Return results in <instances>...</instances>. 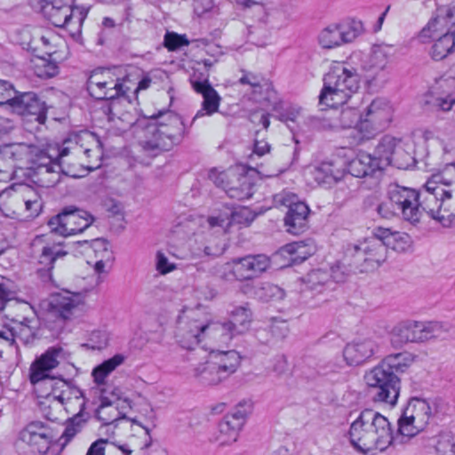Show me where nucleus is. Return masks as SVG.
Segmentation results:
<instances>
[{"label": "nucleus", "mask_w": 455, "mask_h": 455, "mask_svg": "<svg viewBox=\"0 0 455 455\" xmlns=\"http://www.w3.org/2000/svg\"><path fill=\"white\" fill-rule=\"evenodd\" d=\"M118 118L125 120L127 126L133 129L140 138L142 152L150 157H156L180 144L186 133L181 117L172 112L135 120L129 113H125Z\"/></svg>", "instance_id": "f257e3e1"}, {"label": "nucleus", "mask_w": 455, "mask_h": 455, "mask_svg": "<svg viewBox=\"0 0 455 455\" xmlns=\"http://www.w3.org/2000/svg\"><path fill=\"white\" fill-rule=\"evenodd\" d=\"M438 189L435 174H433L419 191L392 184L387 192L404 220L411 224L418 223L422 213L426 212L430 218L444 225L447 217L443 212V205H441V194L437 192Z\"/></svg>", "instance_id": "f03ea898"}, {"label": "nucleus", "mask_w": 455, "mask_h": 455, "mask_svg": "<svg viewBox=\"0 0 455 455\" xmlns=\"http://www.w3.org/2000/svg\"><path fill=\"white\" fill-rule=\"evenodd\" d=\"M348 435L352 446L362 453L384 451L393 443L401 440L397 434L394 435L387 418L371 409L360 412L350 425Z\"/></svg>", "instance_id": "7ed1b4c3"}, {"label": "nucleus", "mask_w": 455, "mask_h": 455, "mask_svg": "<svg viewBox=\"0 0 455 455\" xmlns=\"http://www.w3.org/2000/svg\"><path fill=\"white\" fill-rule=\"evenodd\" d=\"M411 359L405 353L386 356L378 365L366 371L364 380L375 403L395 405L400 393L399 374L409 367Z\"/></svg>", "instance_id": "20e7f679"}, {"label": "nucleus", "mask_w": 455, "mask_h": 455, "mask_svg": "<svg viewBox=\"0 0 455 455\" xmlns=\"http://www.w3.org/2000/svg\"><path fill=\"white\" fill-rule=\"evenodd\" d=\"M360 76L347 63L336 62L323 77V87L319 95L320 105L337 108L345 104L359 89Z\"/></svg>", "instance_id": "39448f33"}, {"label": "nucleus", "mask_w": 455, "mask_h": 455, "mask_svg": "<svg viewBox=\"0 0 455 455\" xmlns=\"http://www.w3.org/2000/svg\"><path fill=\"white\" fill-rule=\"evenodd\" d=\"M240 356L235 350L211 352L194 368V376L204 385H218L236 371Z\"/></svg>", "instance_id": "423d86ee"}, {"label": "nucleus", "mask_w": 455, "mask_h": 455, "mask_svg": "<svg viewBox=\"0 0 455 455\" xmlns=\"http://www.w3.org/2000/svg\"><path fill=\"white\" fill-rule=\"evenodd\" d=\"M437 413L435 402L418 397L411 398L398 420L397 438L400 443L423 431Z\"/></svg>", "instance_id": "0eeeda50"}, {"label": "nucleus", "mask_w": 455, "mask_h": 455, "mask_svg": "<svg viewBox=\"0 0 455 455\" xmlns=\"http://www.w3.org/2000/svg\"><path fill=\"white\" fill-rule=\"evenodd\" d=\"M70 0H47L42 13L55 27L67 29L72 37L79 36L88 10L74 6Z\"/></svg>", "instance_id": "6e6552de"}, {"label": "nucleus", "mask_w": 455, "mask_h": 455, "mask_svg": "<svg viewBox=\"0 0 455 455\" xmlns=\"http://www.w3.org/2000/svg\"><path fill=\"white\" fill-rule=\"evenodd\" d=\"M345 257L350 259L351 265L362 267V270H372L379 267L387 258L386 243L375 234L356 243L347 244Z\"/></svg>", "instance_id": "1a4fd4ad"}, {"label": "nucleus", "mask_w": 455, "mask_h": 455, "mask_svg": "<svg viewBox=\"0 0 455 455\" xmlns=\"http://www.w3.org/2000/svg\"><path fill=\"white\" fill-rule=\"evenodd\" d=\"M51 429L40 421H32L20 433L14 446L20 455H44L50 449Z\"/></svg>", "instance_id": "9d476101"}, {"label": "nucleus", "mask_w": 455, "mask_h": 455, "mask_svg": "<svg viewBox=\"0 0 455 455\" xmlns=\"http://www.w3.org/2000/svg\"><path fill=\"white\" fill-rule=\"evenodd\" d=\"M128 88L109 68H97L87 80V91L97 100H114L124 96Z\"/></svg>", "instance_id": "9b49d317"}, {"label": "nucleus", "mask_w": 455, "mask_h": 455, "mask_svg": "<svg viewBox=\"0 0 455 455\" xmlns=\"http://www.w3.org/2000/svg\"><path fill=\"white\" fill-rule=\"evenodd\" d=\"M269 266L270 260L264 254L235 258L223 265L220 276L227 281L251 280L265 272Z\"/></svg>", "instance_id": "f8f14e48"}, {"label": "nucleus", "mask_w": 455, "mask_h": 455, "mask_svg": "<svg viewBox=\"0 0 455 455\" xmlns=\"http://www.w3.org/2000/svg\"><path fill=\"white\" fill-rule=\"evenodd\" d=\"M392 121V108L383 99H376L367 107L359 124L362 140H370L387 129Z\"/></svg>", "instance_id": "ddd939ff"}, {"label": "nucleus", "mask_w": 455, "mask_h": 455, "mask_svg": "<svg viewBox=\"0 0 455 455\" xmlns=\"http://www.w3.org/2000/svg\"><path fill=\"white\" fill-rule=\"evenodd\" d=\"M93 221L94 218L86 211L76 208L64 209L49 220L48 226L52 232L68 236L84 232Z\"/></svg>", "instance_id": "4468645a"}, {"label": "nucleus", "mask_w": 455, "mask_h": 455, "mask_svg": "<svg viewBox=\"0 0 455 455\" xmlns=\"http://www.w3.org/2000/svg\"><path fill=\"white\" fill-rule=\"evenodd\" d=\"M209 178L222 188L230 198L237 200L249 199L254 193V183L247 174L236 172H220L216 174L211 171Z\"/></svg>", "instance_id": "2eb2a0df"}, {"label": "nucleus", "mask_w": 455, "mask_h": 455, "mask_svg": "<svg viewBox=\"0 0 455 455\" xmlns=\"http://www.w3.org/2000/svg\"><path fill=\"white\" fill-rule=\"evenodd\" d=\"M274 201L275 205H283L288 208L284 218L287 231L293 235L302 233L307 224L308 206L299 201L295 195L286 192L275 195Z\"/></svg>", "instance_id": "dca6fc26"}, {"label": "nucleus", "mask_w": 455, "mask_h": 455, "mask_svg": "<svg viewBox=\"0 0 455 455\" xmlns=\"http://www.w3.org/2000/svg\"><path fill=\"white\" fill-rule=\"evenodd\" d=\"M382 170L388 165L398 169H406L410 165L411 156L401 146V140L386 135L377 145L374 156Z\"/></svg>", "instance_id": "f3484780"}, {"label": "nucleus", "mask_w": 455, "mask_h": 455, "mask_svg": "<svg viewBox=\"0 0 455 455\" xmlns=\"http://www.w3.org/2000/svg\"><path fill=\"white\" fill-rule=\"evenodd\" d=\"M362 30L361 21L353 20L347 24H332L320 32L318 42L323 48L332 49L353 42Z\"/></svg>", "instance_id": "a211bd4d"}, {"label": "nucleus", "mask_w": 455, "mask_h": 455, "mask_svg": "<svg viewBox=\"0 0 455 455\" xmlns=\"http://www.w3.org/2000/svg\"><path fill=\"white\" fill-rule=\"evenodd\" d=\"M184 311L178 318V326L175 333L177 342L185 349H193L203 338V321L193 318ZM188 313L194 314L189 311Z\"/></svg>", "instance_id": "6ab92c4d"}, {"label": "nucleus", "mask_w": 455, "mask_h": 455, "mask_svg": "<svg viewBox=\"0 0 455 455\" xmlns=\"http://www.w3.org/2000/svg\"><path fill=\"white\" fill-rule=\"evenodd\" d=\"M10 108L20 116H36L40 124L46 119L45 102L34 92H17Z\"/></svg>", "instance_id": "aec40b11"}, {"label": "nucleus", "mask_w": 455, "mask_h": 455, "mask_svg": "<svg viewBox=\"0 0 455 455\" xmlns=\"http://www.w3.org/2000/svg\"><path fill=\"white\" fill-rule=\"evenodd\" d=\"M441 194V205H443V212L447 220L455 217V164L446 167L442 172L435 173Z\"/></svg>", "instance_id": "412c9836"}, {"label": "nucleus", "mask_w": 455, "mask_h": 455, "mask_svg": "<svg viewBox=\"0 0 455 455\" xmlns=\"http://www.w3.org/2000/svg\"><path fill=\"white\" fill-rule=\"evenodd\" d=\"M190 84L193 89L200 93L203 98L202 108L193 118V122L204 116H212L219 111L221 98L217 91L211 85L207 78L200 79L193 75L190 77Z\"/></svg>", "instance_id": "4be33fe9"}, {"label": "nucleus", "mask_w": 455, "mask_h": 455, "mask_svg": "<svg viewBox=\"0 0 455 455\" xmlns=\"http://www.w3.org/2000/svg\"><path fill=\"white\" fill-rule=\"evenodd\" d=\"M64 350L61 347H49L38 357L30 367V381L36 385L50 377L49 371L59 365L60 359L64 358Z\"/></svg>", "instance_id": "5701e85b"}, {"label": "nucleus", "mask_w": 455, "mask_h": 455, "mask_svg": "<svg viewBox=\"0 0 455 455\" xmlns=\"http://www.w3.org/2000/svg\"><path fill=\"white\" fill-rule=\"evenodd\" d=\"M121 398L119 388L114 387L111 391L102 389L100 394V405L96 411V418L102 422L101 427H109L116 421L124 419L125 416L119 411L118 406H113Z\"/></svg>", "instance_id": "b1692460"}, {"label": "nucleus", "mask_w": 455, "mask_h": 455, "mask_svg": "<svg viewBox=\"0 0 455 455\" xmlns=\"http://www.w3.org/2000/svg\"><path fill=\"white\" fill-rule=\"evenodd\" d=\"M388 52L382 46H374L363 68L367 72L366 78L374 84H384L388 76L386 68L388 63Z\"/></svg>", "instance_id": "393cba45"}, {"label": "nucleus", "mask_w": 455, "mask_h": 455, "mask_svg": "<svg viewBox=\"0 0 455 455\" xmlns=\"http://www.w3.org/2000/svg\"><path fill=\"white\" fill-rule=\"evenodd\" d=\"M26 152L24 144H5L0 148V182L12 179L16 163L22 159Z\"/></svg>", "instance_id": "a878e982"}, {"label": "nucleus", "mask_w": 455, "mask_h": 455, "mask_svg": "<svg viewBox=\"0 0 455 455\" xmlns=\"http://www.w3.org/2000/svg\"><path fill=\"white\" fill-rule=\"evenodd\" d=\"M376 350L377 345L372 339H359L345 347L343 356L348 365H359L371 358Z\"/></svg>", "instance_id": "bb28decb"}, {"label": "nucleus", "mask_w": 455, "mask_h": 455, "mask_svg": "<svg viewBox=\"0 0 455 455\" xmlns=\"http://www.w3.org/2000/svg\"><path fill=\"white\" fill-rule=\"evenodd\" d=\"M344 162L339 158L324 160L313 171L314 179L319 184L336 183L344 177Z\"/></svg>", "instance_id": "cd10ccee"}, {"label": "nucleus", "mask_w": 455, "mask_h": 455, "mask_svg": "<svg viewBox=\"0 0 455 455\" xmlns=\"http://www.w3.org/2000/svg\"><path fill=\"white\" fill-rule=\"evenodd\" d=\"M455 24V5L443 6L420 31L419 38L422 43L434 36L433 33L449 25Z\"/></svg>", "instance_id": "c85d7f7f"}, {"label": "nucleus", "mask_w": 455, "mask_h": 455, "mask_svg": "<svg viewBox=\"0 0 455 455\" xmlns=\"http://www.w3.org/2000/svg\"><path fill=\"white\" fill-rule=\"evenodd\" d=\"M82 299L80 294L64 291L53 296L51 302L52 312L63 320L70 319L80 310Z\"/></svg>", "instance_id": "c756f323"}, {"label": "nucleus", "mask_w": 455, "mask_h": 455, "mask_svg": "<svg viewBox=\"0 0 455 455\" xmlns=\"http://www.w3.org/2000/svg\"><path fill=\"white\" fill-rule=\"evenodd\" d=\"M347 172L357 178L375 176L382 172V169L375 157L367 153H360L347 165Z\"/></svg>", "instance_id": "7c9ffc66"}, {"label": "nucleus", "mask_w": 455, "mask_h": 455, "mask_svg": "<svg viewBox=\"0 0 455 455\" xmlns=\"http://www.w3.org/2000/svg\"><path fill=\"white\" fill-rule=\"evenodd\" d=\"M60 164L51 158L42 162L31 174L33 182L43 188L53 187L60 180Z\"/></svg>", "instance_id": "2f4dec72"}, {"label": "nucleus", "mask_w": 455, "mask_h": 455, "mask_svg": "<svg viewBox=\"0 0 455 455\" xmlns=\"http://www.w3.org/2000/svg\"><path fill=\"white\" fill-rule=\"evenodd\" d=\"M375 234L384 240L387 249L390 248L397 252H405L412 246L411 237L407 233L377 228H375Z\"/></svg>", "instance_id": "473e14b6"}, {"label": "nucleus", "mask_w": 455, "mask_h": 455, "mask_svg": "<svg viewBox=\"0 0 455 455\" xmlns=\"http://www.w3.org/2000/svg\"><path fill=\"white\" fill-rule=\"evenodd\" d=\"M415 343L426 342L433 339H443L448 333V328L440 322L414 321Z\"/></svg>", "instance_id": "72a5a7b5"}, {"label": "nucleus", "mask_w": 455, "mask_h": 455, "mask_svg": "<svg viewBox=\"0 0 455 455\" xmlns=\"http://www.w3.org/2000/svg\"><path fill=\"white\" fill-rule=\"evenodd\" d=\"M236 335L233 333L228 322L207 321L203 322V338L212 339L220 343H228Z\"/></svg>", "instance_id": "f704fd0d"}, {"label": "nucleus", "mask_w": 455, "mask_h": 455, "mask_svg": "<svg viewBox=\"0 0 455 455\" xmlns=\"http://www.w3.org/2000/svg\"><path fill=\"white\" fill-rule=\"evenodd\" d=\"M252 321L251 310L246 306L235 307L229 314V320L227 321L236 336L246 333Z\"/></svg>", "instance_id": "c9c22d12"}, {"label": "nucleus", "mask_w": 455, "mask_h": 455, "mask_svg": "<svg viewBox=\"0 0 455 455\" xmlns=\"http://www.w3.org/2000/svg\"><path fill=\"white\" fill-rule=\"evenodd\" d=\"M41 382H43L47 387H51L52 396L61 403L70 400L72 395L78 398L79 395H82L81 391L77 387H73L69 382L63 379H55L50 376Z\"/></svg>", "instance_id": "e433bc0d"}, {"label": "nucleus", "mask_w": 455, "mask_h": 455, "mask_svg": "<svg viewBox=\"0 0 455 455\" xmlns=\"http://www.w3.org/2000/svg\"><path fill=\"white\" fill-rule=\"evenodd\" d=\"M455 52V30L447 32L435 39L430 49V56L435 60H443Z\"/></svg>", "instance_id": "4c0bfd02"}, {"label": "nucleus", "mask_w": 455, "mask_h": 455, "mask_svg": "<svg viewBox=\"0 0 455 455\" xmlns=\"http://www.w3.org/2000/svg\"><path fill=\"white\" fill-rule=\"evenodd\" d=\"M315 251V248L312 244L306 243L305 241L293 242L285 244L280 249L282 255H289L291 261L299 264L306 260Z\"/></svg>", "instance_id": "58836bf2"}, {"label": "nucleus", "mask_w": 455, "mask_h": 455, "mask_svg": "<svg viewBox=\"0 0 455 455\" xmlns=\"http://www.w3.org/2000/svg\"><path fill=\"white\" fill-rule=\"evenodd\" d=\"M15 325L12 326L15 339H20L27 344L32 341L36 336L38 319L34 315L32 317H22L21 320H13Z\"/></svg>", "instance_id": "ea45409f"}, {"label": "nucleus", "mask_w": 455, "mask_h": 455, "mask_svg": "<svg viewBox=\"0 0 455 455\" xmlns=\"http://www.w3.org/2000/svg\"><path fill=\"white\" fill-rule=\"evenodd\" d=\"M124 362V356L121 354L104 361L96 366L92 372L94 381L98 385L104 384L106 378Z\"/></svg>", "instance_id": "a19ab883"}, {"label": "nucleus", "mask_w": 455, "mask_h": 455, "mask_svg": "<svg viewBox=\"0 0 455 455\" xmlns=\"http://www.w3.org/2000/svg\"><path fill=\"white\" fill-rule=\"evenodd\" d=\"M414 321H406L398 323L392 331V343L403 346L409 342H415Z\"/></svg>", "instance_id": "79ce46f5"}, {"label": "nucleus", "mask_w": 455, "mask_h": 455, "mask_svg": "<svg viewBox=\"0 0 455 455\" xmlns=\"http://www.w3.org/2000/svg\"><path fill=\"white\" fill-rule=\"evenodd\" d=\"M304 283L308 290L321 292L331 283L330 271L324 269L312 270L304 278Z\"/></svg>", "instance_id": "37998d69"}, {"label": "nucleus", "mask_w": 455, "mask_h": 455, "mask_svg": "<svg viewBox=\"0 0 455 455\" xmlns=\"http://www.w3.org/2000/svg\"><path fill=\"white\" fill-rule=\"evenodd\" d=\"M67 254L68 252L62 250L60 243L52 245L47 244L42 249L39 263L45 265L48 270H52L54 267V262Z\"/></svg>", "instance_id": "c03bdc74"}, {"label": "nucleus", "mask_w": 455, "mask_h": 455, "mask_svg": "<svg viewBox=\"0 0 455 455\" xmlns=\"http://www.w3.org/2000/svg\"><path fill=\"white\" fill-rule=\"evenodd\" d=\"M219 440L221 444H231L237 441L242 427L239 423L233 422L227 418L220 423Z\"/></svg>", "instance_id": "a18cd8bd"}, {"label": "nucleus", "mask_w": 455, "mask_h": 455, "mask_svg": "<svg viewBox=\"0 0 455 455\" xmlns=\"http://www.w3.org/2000/svg\"><path fill=\"white\" fill-rule=\"evenodd\" d=\"M15 191L24 203L34 204L35 208H42L43 204L38 192L31 186L25 183H17L10 187L7 193Z\"/></svg>", "instance_id": "49530a36"}, {"label": "nucleus", "mask_w": 455, "mask_h": 455, "mask_svg": "<svg viewBox=\"0 0 455 455\" xmlns=\"http://www.w3.org/2000/svg\"><path fill=\"white\" fill-rule=\"evenodd\" d=\"M363 114L355 108H345L339 116L338 129L355 128L359 132V124L361 123Z\"/></svg>", "instance_id": "de8ad7c7"}, {"label": "nucleus", "mask_w": 455, "mask_h": 455, "mask_svg": "<svg viewBox=\"0 0 455 455\" xmlns=\"http://www.w3.org/2000/svg\"><path fill=\"white\" fill-rule=\"evenodd\" d=\"M83 422L84 420L80 414L75 415L67 421L65 429L58 441L62 449L81 431Z\"/></svg>", "instance_id": "09e8293b"}, {"label": "nucleus", "mask_w": 455, "mask_h": 455, "mask_svg": "<svg viewBox=\"0 0 455 455\" xmlns=\"http://www.w3.org/2000/svg\"><path fill=\"white\" fill-rule=\"evenodd\" d=\"M424 104L429 106L431 110L449 111L455 104V96L448 94L446 96H435L432 93L425 96Z\"/></svg>", "instance_id": "8fccbe9b"}, {"label": "nucleus", "mask_w": 455, "mask_h": 455, "mask_svg": "<svg viewBox=\"0 0 455 455\" xmlns=\"http://www.w3.org/2000/svg\"><path fill=\"white\" fill-rule=\"evenodd\" d=\"M374 211L382 219H392L396 215H400L399 208L392 202V197L387 194V198L376 204Z\"/></svg>", "instance_id": "3c124183"}, {"label": "nucleus", "mask_w": 455, "mask_h": 455, "mask_svg": "<svg viewBox=\"0 0 455 455\" xmlns=\"http://www.w3.org/2000/svg\"><path fill=\"white\" fill-rule=\"evenodd\" d=\"M310 125L316 130H336L338 129V122L332 117L324 114L313 116L309 118Z\"/></svg>", "instance_id": "603ef678"}, {"label": "nucleus", "mask_w": 455, "mask_h": 455, "mask_svg": "<svg viewBox=\"0 0 455 455\" xmlns=\"http://www.w3.org/2000/svg\"><path fill=\"white\" fill-rule=\"evenodd\" d=\"M251 404L247 402L240 403L234 410L233 412L225 416V418L232 420L233 422L239 423L243 427L245 423L247 415L250 413Z\"/></svg>", "instance_id": "864d4df0"}, {"label": "nucleus", "mask_w": 455, "mask_h": 455, "mask_svg": "<svg viewBox=\"0 0 455 455\" xmlns=\"http://www.w3.org/2000/svg\"><path fill=\"white\" fill-rule=\"evenodd\" d=\"M17 92L10 81L0 79V105H8L10 107Z\"/></svg>", "instance_id": "5fc2aeb1"}, {"label": "nucleus", "mask_w": 455, "mask_h": 455, "mask_svg": "<svg viewBox=\"0 0 455 455\" xmlns=\"http://www.w3.org/2000/svg\"><path fill=\"white\" fill-rule=\"evenodd\" d=\"M438 455H455V440L451 435H443L435 446Z\"/></svg>", "instance_id": "6e6d98bb"}, {"label": "nucleus", "mask_w": 455, "mask_h": 455, "mask_svg": "<svg viewBox=\"0 0 455 455\" xmlns=\"http://www.w3.org/2000/svg\"><path fill=\"white\" fill-rule=\"evenodd\" d=\"M189 42L185 36L176 33H167L164 36V46L170 51H175L183 45H188Z\"/></svg>", "instance_id": "4d7b16f0"}, {"label": "nucleus", "mask_w": 455, "mask_h": 455, "mask_svg": "<svg viewBox=\"0 0 455 455\" xmlns=\"http://www.w3.org/2000/svg\"><path fill=\"white\" fill-rule=\"evenodd\" d=\"M270 332L279 339L285 338L289 332V327L286 321H274L270 325Z\"/></svg>", "instance_id": "13d9d810"}, {"label": "nucleus", "mask_w": 455, "mask_h": 455, "mask_svg": "<svg viewBox=\"0 0 455 455\" xmlns=\"http://www.w3.org/2000/svg\"><path fill=\"white\" fill-rule=\"evenodd\" d=\"M175 265L172 263H170L167 257L158 251L156 254V269L159 273L162 275H165L167 273H170L171 271L175 269Z\"/></svg>", "instance_id": "bf43d9fd"}, {"label": "nucleus", "mask_w": 455, "mask_h": 455, "mask_svg": "<svg viewBox=\"0 0 455 455\" xmlns=\"http://www.w3.org/2000/svg\"><path fill=\"white\" fill-rule=\"evenodd\" d=\"M80 148L76 143V141H74L72 139H66L61 147L59 149V154L57 156V158H62L64 156H67L73 151H78Z\"/></svg>", "instance_id": "052dcab7"}, {"label": "nucleus", "mask_w": 455, "mask_h": 455, "mask_svg": "<svg viewBox=\"0 0 455 455\" xmlns=\"http://www.w3.org/2000/svg\"><path fill=\"white\" fill-rule=\"evenodd\" d=\"M261 80L262 78L258 75L244 72L243 76L239 79V82L242 84H249L252 88L256 89L260 87Z\"/></svg>", "instance_id": "680f3d73"}, {"label": "nucleus", "mask_w": 455, "mask_h": 455, "mask_svg": "<svg viewBox=\"0 0 455 455\" xmlns=\"http://www.w3.org/2000/svg\"><path fill=\"white\" fill-rule=\"evenodd\" d=\"M343 268L344 266L340 263L331 267L330 271L331 281L332 280L335 283L344 282L347 276V273Z\"/></svg>", "instance_id": "e2e57ef3"}, {"label": "nucleus", "mask_w": 455, "mask_h": 455, "mask_svg": "<svg viewBox=\"0 0 455 455\" xmlns=\"http://www.w3.org/2000/svg\"><path fill=\"white\" fill-rule=\"evenodd\" d=\"M108 443L107 439L100 438L92 443L87 451L86 455H104L105 444Z\"/></svg>", "instance_id": "0e129e2a"}, {"label": "nucleus", "mask_w": 455, "mask_h": 455, "mask_svg": "<svg viewBox=\"0 0 455 455\" xmlns=\"http://www.w3.org/2000/svg\"><path fill=\"white\" fill-rule=\"evenodd\" d=\"M4 277L0 276V281H3ZM13 293L5 286V284L0 282V311L4 309L5 304L12 300Z\"/></svg>", "instance_id": "69168bd1"}, {"label": "nucleus", "mask_w": 455, "mask_h": 455, "mask_svg": "<svg viewBox=\"0 0 455 455\" xmlns=\"http://www.w3.org/2000/svg\"><path fill=\"white\" fill-rule=\"evenodd\" d=\"M12 327L3 326L0 328V341L8 346L13 345L15 342V334Z\"/></svg>", "instance_id": "338daca9"}, {"label": "nucleus", "mask_w": 455, "mask_h": 455, "mask_svg": "<svg viewBox=\"0 0 455 455\" xmlns=\"http://www.w3.org/2000/svg\"><path fill=\"white\" fill-rule=\"evenodd\" d=\"M270 150V145L264 140H255L253 154L261 156Z\"/></svg>", "instance_id": "774afa93"}]
</instances>
